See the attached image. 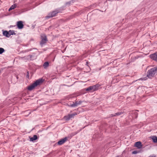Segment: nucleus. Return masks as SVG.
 <instances>
[{
    "instance_id": "nucleus-1",
    "label": "nucleus",
    "mask_w": 157,
    "mask_h": 157,
    "mask_svg": "<svg viewBox=\"0 0 157 157\" xmlns=\"http://www.w3.org/2000/svg\"><path fill=\"white\" fill-rule=\"evenodd\" d=\"M156 74H157V67L148 70L147 72V76L149 78H151Z\"/></svg>"
},
{
    "instance_id": "nucleus-2",
    "label": "nucleus",
    "mask_w": 157,
    "mask_h": 157,
    "mask_svg": "<svg viewBox=\"0 0 157 157\" xmlns=\"http://www.w3.org/2000/svg\"><path fill=\"white\" fill-rule=\"evenodd\" d=\"M44 80L42 78H40L36 80L35 82L33 83L28 87V89L29 90H32L35 87L41 84L44 81Z\"/></svg>"
},
{
    "instance_id": "nucleus-3",
    "label": "nucleus",
    "mask_w": 157,
    "mask_h": 157,
    "mask_svg": "<svg viewBox=\"0 0 157 157\" xmlns=\"http://www.w3.org/2000/svg\"><path fill=\"white\" fill-rule=\"evenodd\" d=\"M100 85L98 84H97L95 85L90 86L86 89V91L91 90L92 91H95L98 89L99 87L100 86Z\"/></svg>"
},
{
    "instance_id": "nucleus-4",
    "label": "nucleus",
    "mask_w": 157,
    "mask_h": 157,
    "mask_svg": "<svg viewBox=\"0 0 157 157\" xmlns=\"http://www.w3.org/2000/svg\"><path fill=\"white\" fill-rule=\"evenodd\" d=\"M41 40L40 42V44L41 46L45 44L48 41L46 36L45 34H43L41 36Z\"/></svg>"
},
{
    "instance_id": "nucleus-5",
    "label": "nucleus",
    "mask_w": 157,
    "mask_h": 157,
    "mask_svg": "<svg viewBox=\"0 0 157 157\" xmlns=\"http://www.w3.org/2000/svg\"><path fill=\"white\" fill-rule=\"evenodd\" d=\"M77 113H74L72 114H69L67 116H65L64 117V119L66 121H68L72 118H73L76 115Z\"/></svg>"
},
{
    "instance_id": "nucleus-6",
    "label": "nucleus",
    "mask_w": 157,
    "mask_h": 157,
    "mask_svg": "<svg viewBox=\"0 0 157 157\" xmlns=\"http://www.w3.org/2000/svg\"><path fill=\"white\" fill-rule=\"evenodd\" d=\"M58 12L56 11H52V12L49 13L47 16L45 17L46 19H48L51 17H53L56 16V14L58 13Z\"/></svg>"
},
{
    "instance_id": "nucleus-7",
    "label": "nucleus",
    "mask_w": 157,
    "mask_h": 157,
    "mask_svg": "<svg viewBox=\"0 0 157 157\" xmlns=\"http://www.w3.org/2000/svg\"><path fill=\"white\" fill-rule=\"evenodd\" d=\"M17 26L19 29H21L23 28L24 25L23 22L21 21H19L17 22Z\"/></svg>"
},
{
    "instance_id": "nucleus-8",
    "label": "nucleus",
    "mask_w": 157,
    "mask_h": 157,
    "mask_svg": "<svg viewBox=\"0 0 157 157\" xmlns=\"http://www.w3.org/2000/svg\"><path fill=\"white\" fill-rule=\"evenodd\" d=\"M150 56L151 59L157 61V52L150 55Z\"/></svg>"
},
{
    "instance_id": "nucleus-9",
    "label": "nucleus",
    "mask_w": 157,
    "mask_h": 157,
    "mask_svg": "<svg viewBox=\"0 0 157 157\" xmlns=\"http://www.w3.org/2000/svg\"><path fill=\"white\" fill-rule=\"evenodd\" d=\"M67 140V138L65 137L64 138L58 142V144L59 145H61L64 143Z\"/></svg>"
},
{
    "instance_id": "nucleus-10",
    "label": "nucleus",
    "mask_w": 157,
    "mask_h": 157,
    "mask_svg": "<svg viewBox=\"0 0 157 157\" xmlns=\"http://www.w3.org/2000/svg\"><path fill=\"white\" fill-rule=\"evenodd\" d=\"M135 146L139 149H140L142 147L141 143L140 141L137 142L135 143Z\"/></svg>"
},
{
    "instance_id": "nucleus-11",
    "label": "nucleus",
    "mask_w": 157,
    "mask_h": 157,
    "mask_svg": "<svg viewBox=\"0 0 157 157\" xmlns=\"http://www.w3.org/2000/svg\"><path fill=\"white\" fill-rule=\"evenodd\" d=\"M3 34L4 36H5L6 37H9L10 36L9 34V32L7 31H3Z\"/></svg>"
},
{
    "instance_id": "nucleus-12",
    "label": "nucleus",
    "mask_w": 157,
    "mask_h": 157,
    "mask_svg": "<svg viewBox=\"0 0 157 157\" xmlns=\"http://www.w3.org/2000/svg\"><path fill=\"white\" fill-rule=\"evenodd\" d=\"M37 136L36 135H34L33 137L30 138V141H34L37 140Z\"/></svg>"
},
{
    "instance_id": "nucleus-13",
    "label": "nucleus",
    "mask_w": 157,
    "mask_h": 157,
    "mask_svg": "<svg viewBox=\"0 0 157 157\" xmlns=\"http://www.w3.org/2000/svg\"><path fill=\"white\" fill-rule=\"evenodd\" d=\"M78 105V101H75V103H73V104H71L70 105H68V106L69 107H74L75 106H77Z\"/></svg>"
},
{
    "instance_id": "nucleus-14",
    "label": "nucleus",
    "mask_w": 157,
    "mask_h": 157,
    "mask_svg": "<svg viewBox=\"0 0 157 157\" xmlns=\"http://www.w3.org/2000/svg\"><path fill=\"white\" fill-rule=\"evenodd\" d=\"M151 139L154 143H157V137L156 136H152Z\"/></svg>"
},
{
    "instance_id": "nucleus-15",
    "label": "nucleus",
    "mask_w": 157,
    "mask_h": 157,
    "mask_svg": "<svg viewBox=\"0 0 157 157\" xmlns=\"http://www.w3.org/2000/svg\"><path fill=\"white\" fill-rule=\"evenodd\" d=\"M9 34L10 35V36L11 35H15L16 34V33L14 32V30H10L9 31Z\"/></svg>"
},
{
    "instance_id": "nucleus-16",
    "label": "nucleus",
    "mask_w": 157,
    "mask_h": 157,
    "mask_svg": "<svg viewBox=\"0 0 157 157\" xmlns=\"http://www.w3.org/2000/svg\"><path fill=\"white\" fill-rule=\"evenodd\" d=\"M49 66V63L48 62H45L43 64V67L44 68H46Z\"/></svg>"
},
{
    "instance_id": "nucleus-17",
    "label": "nucleus",
    "mask_w": 157,
    "mask_h": 157,
    "mask_svg": "<svg viewBox=\"0 0 157 157\" xmlns=\"http://www.w3.org/2000/svg\"><path fill=\"white\" fill-rule=\"evenodd\" d=\"M124 112H118L115 114V116H119L123 113Z\"/></svg>"
},
{
    "instance_id": "nucleus-18",
    "label": "nucleus",
    "mask_w": 157,
    "mask_h": 157,
    "mask_svg": "<svg viewBox=\"0 0 157 157\" xmlns=\"http://www.w3.org/2000/svg\"><path fill=\"white\" fill-rule=\"evenodd\" d=\"M138 113L137 112L135 111L133 113V116L135 117V118H137L138 117Z\"/></svg>"
},
{
    "instance_id": "nucleus-19",
    "label": "nucleus",
    "mask_w": 157,
    "mask_h": 157,
    "mask_svg": "<svg viewBox=\"0 0 157 157\" xmlns=\"http://www.w3.org/2000/svg\"><path fill=\"white\" fill-rule=\"evenodd\" d=\"M5 51L4 49L2 48H0V54H2Z\"/></svg>"
},
{
    "instance_id": "nucleus-20",
    "label": "nucleus",
    "mask_w": 157,
    "mask_h": 157,
    "mask_svg": "<svg viewBox=\"0 0 157 157\" xmlns=\"http://www.w3.org/2000/svg\"><path fill=\"white\" fill-rule=\"evenodd\" d=\"M16 6L17 5L16 4H13L10 7V8L12 9V10H13L15 8Z\"/></svg>"
},
{
    "instance_id": "nucleus-21",
    "label": "nucleus",
    "mask_w": 157,
    "mask_h": 157,
    "mask_svg": "<svg viewBox=\"0 0 157 157\" xmlns=\"http://www.w3.org/2000/svg\"><path fill=\"white\" fill-rule=\"evenodd\" d=\"M114 116H115V114H111V115H110L109 117H113Z\"/></svg>"
},
{
    "instance_id": "nucleus-22",
    "label": "nucleus",
    "mask_w": 157,
    "mask_h": 157,
    "mask_svg": "<svg viewBox=\"0 0 157 157\" xmlns=\"http://www.w3.org/2000/svg\"><path fill=\"white\" fill-rule=\"evenodd\" d=\"M26 77L27 78H29V71H28L27 72V75H26Z\"/></svg>"
},
{
    "instance_id": "nucleus-23",
    "label": "nucleus",
    "mask_w": 157,
    "mask_h": 157,
    "mask_svg": "<svg viewBox=\"0 0 157 157\" xmlns=\"http://www.w3.org/2000/svg\"><path fill=\"white\" fill-rule=\"evenodd\" d=\"M82 102V101H78V105L80 104Z\"/></svg>"
},
{
    "instance_id": "nucleus-24",
    "label": "nucleus",
    "mask_w": 157,
    "mask_h": 157,
    "mask_svg": "<svg viewBox=\"0 0 157 157\" xmlns=\"http://www.w3.org/2000/svg\"><path fill=\"white\" fill-rule=\"evenodd\" d=\"M133 154H136L137 153V152L136 151H133L132 152Z\"/></svg>"
},
{
    "instance_id": "nucleus-25",
    "label": "nucleus",
    "mask_w": 157,
    "mask_h": 157,
    "mask_svg": "<svg viewBox=\"0 0 157 157\" xmlns=\"http://www.w3.org/2000/svg\"><path fill=\"white\" fill-rule=\"evenodd\" d=\"M11 10H12V9L10 7L9 9V11H10Z\"/></svg>"
},
{
    "instance_id": "nucleus-26",
    "label": "nucleus",
    "mask_w": 157,
    "mask_h": 157,
    "mask_svg": "<svg viewBox=\"0 0 157 157\" xmlns=\"http://www.w3.org/2000/svg\"><path fill=\"white\" fill-rule=\"evenodd\" d=\"M142 80H143V79H144V80H146L145 79H142Z\"/></svg>"
},
{
    "instance_id": "nucleus-27",
    "label": "nucleus",
    "mask_w": 157,
    "mask_h": 157,
    "mask_svg": "<svg viewBox=\"0 0 157 157\" xmlns=\"http://www.w3.org/2000/svg\"><path fill=\"white\" fill-rule=\"evenodd\" d=\"M1 72V70H0V73Z\"/></svg>"
},
{
    "instance_id": "nucleus-28",
    "label": "nucleus",
    "mask_w": 157,
    "mask_h": 157,
    "mask_svg": "<svg viewBox=\"0 0 157 157\" xmlns=\"http://www.w3.org/2000/svg\"><path fill=\"white\" fill-rule=\"evenodd\" d=\"M155 157H155H152H152Z\"/></svg>"
},
{
    "instance_id": "nucleus-29",
    "label": "nucleus",
    "mask_w": 157,
    "mask_h": 157,
    "mask_svg": "<svg viewBox=\"0 0 157 157\" xmlns=\"http://www.w3.org/2000/svg\"><path fill=\"white\" fill-rule=\"evenodd\" d=\"M88 63V62H86V64H87V63Z\"/></svg>"
},
{
    "instance_id": "nucleus-30",
    "label": "nucleus",
    "mask_w": 157,
    "mask_h": 157,
    "mask_svg": "<svg viewBox=\"0 0 157 157\" xmlns=\"http://www.w3.org/2000/svg\"><path fill=\"white\" fill-rule=\"evenodd\" d=\"M136 111H138V110H136Z\"/></svg>"
}]
</instances>
